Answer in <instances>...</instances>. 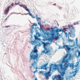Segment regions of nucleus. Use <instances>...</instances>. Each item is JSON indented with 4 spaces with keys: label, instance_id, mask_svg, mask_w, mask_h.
Here are the masks:
<instances>
[{
    "label": "nucleus",
    "instance_id": "nucleus-1",
    "mask_svg": "<svg viewBox=\"0 0 80 80\" xmlns=\"http://www.w3.org/2000/svg\"><path fill=\"white\" fill-rule=\"evenodd\" d=\"M68 56V54H66L65 57H64L62 61V63H65L64 65V67H63V64H60V68L58 69V72L60 73V75H56L55 76L54 78L57 79V80H63L64 78L63 76L65 74V72L66 70H67V68H68V67L70 66V67H73V64L71 63L70 65V63L68 62V60H65Z\"/></svg>",
    "mask_w": 80,
    "mask_h": 80
},
{
    "label": "nucleus",
    "instance_id": "nucleus-2",
    "mask_svg": "<svg viewBox=\"0 0 80 80\" xmlns=\"http://www.w3.org/2000/svg\"><path fill=\"white\" fill-rule=\"evenodd\" d=\"M37 45H36V46L34 48V50H32L31 52L30 57V60H32V59L34 61L36 60L35 61L38 62V59L40 57V54L37 53H38V50L37 49Z\"/></svg>",
    "mask_w": 80,
    "mask_h": 80
},
{
    "label": "nucleus",
    "instance_id": "nucleus-3",
    "mask_svg": "<svg viewBox=\"0 0 80 80\" xmlns=\"http://www.w3.org/2000/svg\"><path fill=\"white\" fill-rule=\"evenodd\" d=\"M49 69V72H47L44 73V72L43 71L39 72L40 74L42 73L43 76H45L46 80H48V79H49V78H48V77L49 76L51 75V74H50V73H51V71H52V72H53V70H52V67H50Z\"/></svg>",
    "mask_w": 80,
    "mask_h": 80
},
{
    "label": "nucleus",
    "instance_id": "nucleus-4",
    "mask_svg": "<svg viewBox=\"0 0 80 80\" xmlns=\"http://www.w3.org/2000/svg\"><path fill=\"white\" fill-rule=\"evenodd\" d=\"M42 44H43L44 48V50L42 51V53H45V55L46 54H47V53H49L51 52V48H46V46L47 45V44L43 42H42Z\"/></svg>",
    "mask_w": 80,
    "mask_h": 80
},
{
    "label": "nucleus",
    "instance_id": "nucleus-5",
    "mask_svg": "<svg viewBox=\"0 0 80 80\" xmlns=\"http://www.w3.org/2000/svg\"><path fill=\"white\" fill-rule=\"evenodd\" d=\"M50 35H51V38H48V40L49 41H50V42H52V39H53V38H54L56 40H58V39H59L58 35L57 36H55V33L54 32L51 33Z\"/></svg>",
    "mask_w": 80,
    "mask_h": 80
},
{
    "label": "nucleus",
    "instance_id": "nucleus-6",
    "mask_svg": "<svg viewBox=\"0 0 80 80\" xmlns=\"http://www.w3.org/2000/svg\"><path fill=\"white\" fill-rule=\"evenodd\" d=\"M37 61H35L32 63L31 64L32 66L34 69H36V70L33 72V73L35 74L36 72H37V65H36Z\"/></svg>",
    "mask_w": 80,
    "mask_h": 80
},
{
    "label": "nucleus",
    "instance_id": "nucleus-7",
    "mask_svg": "<svg viewBox=\"0 0 80 80\" xmlns=\"http://www.w3.org/2000/svg\"><path fill=\"white\" fill-rule=\"evenodd\" d=\"M10 8H12V6H9L7 7V8L4 11V14H5V15H7L8 14Z\"/></svg>",
    "mask_w": 80,
    "mask_h": 80
},
{
    "label": "nucleus",
    "instance_id": "nucleus-8",
    "mask_svg": "<svg viewBox=\"0 0 80 80\" xmlns=\"http://www.w3.org/2000/svg\"><path fill=\"white\" fill-rule=\"evenodd\" d=\"M63 47L65 48L67 52H68L70 50V49H71L70 48H69V47H68V45H64L63 46Z\"/></svg>",
    "mask_w": 80,
    "mask_h": 80
},
{
    "label": "nucleus",
    "instance_id": "nucleus-9",
    "mask_svg": "<svg viewBox=\"0 0 80 80\" xmlns=\"http://www.w3.org/2000/svg\"><path fill=\"white\" fill-rule=\"evenodd\" d=\"M34 26H35V27H37V24L35 23H34L33 25H32V26L31 27V29H30V30L31 31V32L32 33H33V30Z\"/></svg>",
    "mask_w": 80,
    "mask_h": 80
},
{
    "label": "nucleus",
    "instance_id": "nucleus-10",
    "mask_svg": "<svg viewBox=\"0 0 80 80\" xmlns=\"http://www.w3.org/2000/svg\"><path fill=\"white\" fill-rule=\"evenodd\" d=\"M68 28L69 30H72L74 29V27H73V25L69 24L68 25Z\"/></svg>",
    "mask_w": 80,
    "mask_h": 80
},
{
    "label": "nucleus",
    "instance_id": "nucleus-11",
    "mask_svg": "<svg viewBox=\"0 0 80 80\" xmlns=\"http://www.w3.org/2000/svg\"><path fill=\"white\" fill-rule=\"evenodd\" d=\"M48 62H47L46 64H45L44 65L41 66L40 67V69H43V67H46L47 65H48Z\"/></svg>",
    "mask_w": 80,
    "mask_h": 80
},
{
    "label": "nucleus",
    "instance_id": "nucleus-12",
    "mask_svg": "<svg viewBox=\"0 0 80 80\" xmlns=\"http://www.w3.org/2000/svg\"><path fill=\"white\" fill-rule=\"evenodd\" d=\"M29 43H30L32 45H35L36 43H37V42L36 41H29Z\"/></svg>",
    "mask_w": 80,
    "mask_h": 80
},
{
    "label": "nucleus",
    "instance_id": "nucleus-13",
    "mask_svg": "<svg viewBox=\"0 0 80 80\" xmlns=\"http://www.w3.org/2000/svg\"><path fill=\"white\" fill-rule=\"evenodd\" d=\"M19 6H20V7H23V8H24V9H26V8H27V5H25L24 4H22V5H19Z\"/></svg>",
    "mask_w": 80,
    "mask_h": 80
},
{
    "label": "nucleus",
    "instance_id": "nucleus-14",
    "mask_svg": "<svg viewBox=\"0 0 80 80\" xmlns=\"http://www.w3.org/2000/svg\"><path fill=\"white\" fill-rule=\"evenodd\" d=\"M72 73H75L74 74L72 75L73 77H74L75 75H77V70L76 69L75 71H73Z\"/></svg>",
    "mask_w": 80,
    "mask_h": 80
},
{
    "label": "nucleus",
    "instance_id": "nucleus-15",
    "mask_svg": "<svg viewBox=\"0 0 80 80\" xmlns=\"http://www.w3.org/2000/svg\"><path fill=\"white\" fill-rule=\"evenodd\" d=\"M69 34L70 35V37H72L73 35V33L72 32H71V33L69 32Z\"/></svg>",
    "mask_w": 80,
    "mask_h": 80
},
{
    "label": "nucleus",
    "instance_id": "nucleus-16",
    "mask_svg": "<svg viewBox=\"0 0 80 80\" xmlns=\"http://www.w3.org/2000/svg\"><path fill=\"white\" fill-rule=\"evenodd\" d=\"M66 28H63V29H62V32H64V33H65V32H66Z\"/></svg>",
    "mask_w": 80,
    "mask_h": 80
},
{
    "label": "nucleus",
    "instance_id": "nucleus-17",
    "mask_svg": "<svg viewBox=\"0 0 80 80\" xmlns=\"http://www.w3.org/2000/svg\"><path fill=\"white\" fill-rule=\"evenodd\" d=\"M34 37L35 38V40H39V38H38V36H35Z\"/></svg>",
    "mask_w": 80,
    "mask_h": 80
},
{
    "label": "nucleus",
    "instance_id": "nucleus-18",
    "mask_svg": "<svg viewBox=\"0 0 80 80\" xmlns=\"http://www.w3.org/2000/svg\"><path fill=\"white\" fill-rule=\"evenodd\" d=\"M25 10H26V11H27L28 12H29V13H30V11L29 10V9L27 8H26Z\"/></svg>",
    "mask_w": 80,
    "mask_h": 80
},
{
    "label": "nucleus",
    "instance_id": "nucleus-19",
    "mask_svg": "<svg viewBox=\"0 0 80 80\" xmlns=\"http://www.w3.org/2000/svg\"><path fill=\"white\" fill-rule=\"evenodd\" d=\"M36 19L38 21L40 20H41V18H36Z\"/></svg>",
    "mask_w": 80,
    "mask_h": 80
},
{
    "label": "nucleus",
    "instance_id": "nucleus-20",
    "mask_svg": "<svg viewBox=\"0 0 80 80\" xmlns=\"http://www.w3.org/2000/svg\"><path fill=\"white\" fill-rule=\"evenodd\" d=\"M58 67V65H54V67H55V68H54V69H56V68H57V67Z\"/></svg>",
    "mask_w": 80,
    "mask_h": 80
},
{
    "label": "nucleus",
    "instance_id": "nucleus-21",
    "mask_svg": "<svg viewBox=\"0 0 80 80\" xmlns=\"http://www.w3.org/2000/svg\"><path fill=\"white\" fill-rule=\"evenodd\" d=\"M64 33L66 35V37H68V34L67 33V32H64Z\"/></svg>",
    "mask_w": 80,
    "mask_h": 80
},
{
    "label": "nucleus",
    "instance_id": "nucleus-22",
    "mask_svg": "<svg viewBox=\"0 0 80 80\" xmlns=\"http://www.w3.org/2000/svg\"><path fill=\"white\" fill-rule=\"evenodd\" d=\"M71 58H72V56L70 54L69 57V60H70Z\"/></svg>",
    "mask_w": 80,
    "mask_h": 80
},
{
    "label": "nucleus",
    "instance_id": "nucleus-23",
    "mask_svg": "<svg viewBox=\"0 0 80 80\" xmlns=\"http://www.w3.org/2000/svg\"><path fill=\"white\" fill-rule=\"evenodd\" d=\"M42 69H44V70H47V68L46 67H43V68H42Z\"/></svg>",
    "mask_w": 80,
    "mask_h": 80
},
{
    "label": "nucleus",
    "instance_id": "nucleus-24",
    "mask_svg": "<svg viewBox=\"0 0 80 80\" xmlns=\"http://www.w3.org/2000/svg\"><path fill=\"white\" fill-rule=\"evenodd\" d=\"M38 24L39 25H41L42 24L41 23V22L39 21L38 23Z\"/></svg>",
    "mask_w": 80,
    "mask_h": 80
},
{
    "label": "nucleus",
    "instance_id": "nucleus-25",
    "mask_svg": "<svg viewBox=\"0 0 80 80\" xmlns=\"http://www.w3.org/2000/svg\"><path fill=\"white\" fill-rule=\"evenodd\" d=\"M38 46H39V47H40V46H41V44H40V43L39 42H38Z\"/></svg>",
    "mask_w": 80,
    "mask_h": 80
},
{
    "label": "nucleus",
    "instance_id": "nucleus-26",
    "mask_svg": "<svg viewBox=\"0 0 80 80\" xmlns=\"http://www.w3.org/2000/svg\"><path fill=\"white\" fill-rule=\"evenodd\" d=\"M58 32H59V29H57V30H56V32L57 33H58Z\"/></svg>",
    "mask_w": 80,
    "mask_h": 80
},
{
    "label": "nucleus",
    "instance_id": "nucleus-27",
    "mask_svg": "<svg viewBox=\"0 0 80 80\" xmlns=\"http://www.w3.org/2000/svg\"><path fill=\"white\" fill-rule=\"evenodd\" d=\"M36 35H38V37H40V34H39V33L37 32Z\"/></svg>",
    "mask_w": 80,
    "mask_h": 80
},
{
    "label": "nucleus",
    "instance_id": "nucleus-28",
    "mask_svg": "<svg viewBox=\"0 0 80 80\" xmlns=\"http://www.w3.org/2000/svg\"><path fill=\"white\" fill-rule=\"evenodd\" d=\"M32 18H35V17L34 16H33V15H32L31 16Z\"/></svg>",
    "mask_w": 80,
    "mask_h": 80
},
{
    "label": "nucleus",
    "instance_id": "nucleus-29",
    "mask_svg": "<svg viewBox=\"0 0 80 80\" xmlns=\"http://www.w3.org/2000/svg\"><path fill=\"white\" fill-rule=\"evenodd\" d=\"M68 41H69V42H73V40H72L71 39H69Z\"/></svg>",
    "mask_w": 80,
    "mask_h": 80
},
{
    "label": "nucleus",
    "instance_id": "nucleus-30",
    "mask_svg": "<svg viewBox=\"0 0 80 80\" xmlns=\"http://www.w3.org/2000/svg\"><path fill=\"white\" fill-rule=\"evenodd\" d=\"M59 32H62V29H59Z\"/></svg>",
    "mask_w": 80,
    "mask_h": 80
},
{
    "label": "nucleus",
    "instance_id": "nucleus-31",
    "mask_svg": "<svg viewBox=\"0 0 80 80\" xmlns=\"http://www.w3.org/2000/svg\"><path fill=\"white\" fill-rule=\"evenodd\" d=\"M9 17V16H8L7 18H6V19L4 20L5 21H6V20H7V18H8Z\"/></svg>",
    "mask_w": 80,
    "mask_h": 80
},
{
    "label": "nucleus",
    "instance_id": "nucleus-32",
    "mask_svg": "<svg viewBox=\"0 0 80 80\" xmlns=\"http://www.w3.org/2000/svg\"><path fill=\"white\" fill-rule=\"evenodd\" d=\"M58 8L59 9H61V8H62L61 7H60V6H58Z\"/></svg>",
    "mask_w": 80,
    "mask_h": 80
},
{
    "label": "nucleus",
    "instance_id": "nucleus-33",
    "mask_svg": "<svg viewBox=\"0 0 80 80\" xmlns=\"http://www.w3.org/2000/svg\"><path fill=\"white\" fill-rule=\"evenodd\" d=\"M78 65V63L77 65H76L75 66V67H77Z\"/></svg>",
    "mask_w": 80,
    "mask_h": 80
},
{
    "label": "nucleus",
    "instance_id": "nucleus-34",
    "mask_svg": "<svg viewBox=\"0 0 80 80\" xmlns=\"http://www.w3.org/2000/svg\"><path fill=\"white\" fill-rule=\"evenodd\" d=\"M78 55H79V56L80 55V51H79V52H78Z\"/></svg>",
    "mask_w": 80,
    "mask_h": 80
},
{
    "label": "nucleus",
    "instance_id": "nucleus-35",
    "mask_svg": "<svg viewBox=\"0 0 80 80\" xmlns=\"http://www.w3.org/2000/svg\"><path fill=\"white\" fill-rule=\"evenodd\" d=\"M29 15H30V16H31V17H32V14H31L30 12Z\"/></svg>",
    "mask_w": 80,
    "mask_h": 80
},
{
    "label": "nucleus",
    "instance_id": "nucleus-36",
    "mask_svg": "<svg viewBox=\"0 0 80 80\" xmlns=\"http://www.w3.org/2000/svg\"><path fill=\"white\" fill-rule=\"evenodd\" d=\"M10 26H5V27H6V28H8V27H9Z\"/></svg>",
    "mask_w": 80,
    "mask_h": 80
},
{
    "label": "nucleus",
    "instance_id": "nucleus-37",
    "mask_svg": "<svg viewBox=\"0 0 80 80\" xmlns=\"http://www.w3.org/2000/svg\"><path fill=\"white\" fill-rule=\"evenodd\" d=\"M13 5H14L13 3H12V4H11V6H13Z\"/></svg>",
    "mask_w": 80,
    "mask_h": 80
},
{
    "label": "nucleus",
    "instance_id": "nucleus-38",
    "mask_svg": "<svg viewBox=\"0 0 80 80\" xmlns=\"http://www.w3.org/2000/svg\"><path fill=\"white\" fill-rule=\"evenodd\" d=\"M46 35H48V33H46Z\"/></svg>",
    "mask_w": 80,
    "mask_h": 80
},
{
    "label": "nucleus",
    "instance_id": "nucleus-39",
    "mask_svg": "<svg viewBox=\"0 0 80 80\" xmlns=\"http://www.w3.org/2000/svg\"><path fill=\"white\" fill-rule=\"evenodd\" d=\"M34 80H37V78H35Z\"/></svg>",
    "mask_w": 80,
    "mask_h": 80
},
{
    "label": "nucleus",
    "instance_id": "nucleus-40",
    "mask_svg": "<svg viewBox=\"0 0 80 80\" xmlns=\"http://www.w3.org/2000/svg\"><path fill=\"white\" fill-rule=\"evenodd\" d=\"M36 18H38V15L37 14L36 15Z\"/></svg>",
    "mask_w": 80,
    "mask_h": 80
},
{
    "label": "nucleus",
    "instance_id": "nucleus-41",
    "mask_svg": "<svg viewBox=\"0 0 80 80\" xmlns=\"http://www.w3.org/2000/svg\"><path fill=\"white\" fill-rule=\"evenodd\" d=\"M15 5H18L19 4L15 3Z\"/></svg>",
    "mask_w": 80,
    "mask_h": 80
},
{
    "label": "nucleus",
    "instance_id": "nucleus-42",
    "mask_svg": "<svg viewBox=\"0 0 80 80\" xmlns=\"http://www.w3.org/2000/svg\"><path fill=\"white\" fill-rule=\"evenodd\" d=\"M73 24L74 25H76V23H74Z\"/></svg>",
    "mask_w": 80,
    "mask_h": 80
},
{
    "label": "nucleus",
    "instance_id": "nucleus-43",
    "mask_svg": "<svg viewBox=\"0 0 80 80\" xmlns=\"http://www.w3.org/2000/svg\"><path fill=\"white\" fill-rule=\"evenodd\" d=\"M32 66H31L30 67V68H31H31H32Z\"/></svg>",
    "mask_w": 80,
    "mask_h": 80
},
{
    "label": "nucleus",
    "instance_id": "nucleus-44",
    "mask_svg": "<svg viewBox=\"0 0 80 80\" xmlns=\"http://www.w3.org/2000/svg\"><path fill=\"white\" fill-rule=\"evenodd\" d=\"M53 5H56V4H54Z\"/></svg>",
    "mask_w": 80,
    "mask_h": 80
},
{
    "label": "nucleus",
    "instance_id": "nucleus-45",
    "mask_svg": "<svg viewBox=\"0 0 80 80\" xmlns=\"http://www.w3.org/2000/svg\"><path fill=\"white\" fill-rule=\"evenodd\" d=\"M76 41H77L78 40V39H77V38L76 39Z\"/></svg>",
    "mask_w": 80,
    "mask_h": 80
},
{
    "label": "nucleus",
    "instance_id": "nucleus-46",
    "mask_svg": "<svg viewBox=\"0 0 80 80\" xmlns=\"http://www.w3.org/2000/svg\"><path fill=\"white\" fill-rule=\"evenodd\" d=\"M66 80H68V79H67Z\"/></svg>",
    "mask_w": 80,
    "mask_h": 80
},
{
    "label": "nucleus",
    "instance_id": "nucleus-47",
    "mask_svg": "<svg viewBox=\"0 0 80 80\" xmlns=\"http://www.w3.org/2000/svg\"><path fill=\"white\" fill-rule=\"evenodd\" d=\"M71 77H72V78H73V76H72Z\"/></svg>",
    "mask_w": 80,
    "mask_h": 80
},
{
    "label": "nucleus",
    "instance_id": "nucleus-48",
    "mask_svg": "<svg viewBox=\"0 0 80 80\" xmlns=\"http://www.w3.org/2000/svg\"><path fill=\"white\" fill-rule=\"evenodd\" d=\"M51 28L52 29L53 28Z\"/></svg>",
    "mask_w": 80,
    "mask_h": 80
}]
</instances>
